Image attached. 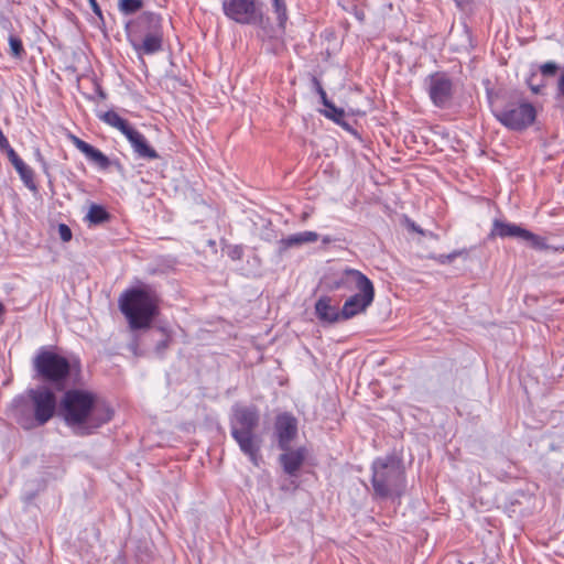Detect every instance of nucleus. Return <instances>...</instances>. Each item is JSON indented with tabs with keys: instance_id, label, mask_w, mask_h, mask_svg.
Listing matches in <instances>:
<instances>
[{
	"instance_id": "f257e3e1",
	"label": "nucleus",
	"mask_w": 564,
	"mask_h": 564,
	"mask_svg": "<svg viewBox=\"0 0 564 564\" xmlns=\"http://www.w3.org/2000/svg\"><path fill=\"white\" fill-rule=\"evenodd\" d=\"M61 412L65 423L79 436L91 434L113 416L109 404L98 400L93 393L78 389L65 392Z\"/></svg>"
},
{
	"instance_id": "f03ea898",
	"label": "nucleus",
	"mask_w": 564,
	"mask_h": 564,
	"mask_svg": "<svg viewBox=\"0 0 564 564\" xmlns=\"http://www.w3.org/2000/svg\"><path fill=\"white\" fill-rule=\"evenodd\" d=\"M260 424V411L256 405L236 403L231 408L230 433L240 451L251 463L259 466L262 438L257 434Z\"/></svg>"
},
{
	"instance_id": "7ed1b4c3",
	"label": "nucleus",
	"mask_w": 564,
	"mask_h": 564,
	"mask_svg": "<svg viewBox=\"0 0 564 564\" xmlns=\"http://www.w3.org/2000/svg\"><path fill=\"white\" fill-rule=\"evenodd\" d=\"M56 410V397L47 387H37L26 392V399L15 400L14 416L25 430L47 423Z\"/></svg>"
},
{
	"instance_id": "20e7f679",
	"label": "nucleus",
	"mask_w": 564,
	"mask_h": 564,
	"mask_svg": "<svg viewBox=\"0 0 564 564\" xmlns=\"http://www.w3.org/2000/svg\"><path fill=\"white\" fill-rule=\"evenodd\" d=\"M159 297L149 288L127 290L119 299V307L131 329L149 328L159 313Z\"/></svg>"
},
{
	"instance_id": "39448f33",
	"label": "nucleus",
	"mask_w": 564,
	"mask_h": 564,
	"mask_svg": "<svg viewBox=\"0 0 564 564\" xmlns=\"http://www.w3.org/2000/svg\"><path fill=\"white\" fill-rule=\"evenodd\" d=\"M372 488L380 499L400 497L405 487L404 470L399 460L392 456L377 458L371 466Z\"/></svg>"
},
{
	"instance_id": "423d86ee",
	"label": "nucleus",
	"mask_w": 564,
	"mask_h": 564,
	"mask_svg": "<svg viewBox=\"0 0 564 564\" xmlns=\"http://www.w3.org/2000/svg\"><path fill=\"white\" fill-rule=\"evenodd\" d=\"M139 35L133 34L131 43L139 54L151 55L163 47L162 20L155 13H143L138 21Z\"/></svg>"
},
{
	"instance_id": "0eeeda50",
	"label": "nucleus",
	"mask_w": 564,
	"mask_h": 564,
	"mask_svg": "<svg viewBox=\"0 0 564 564\" xmlns=\"http://www.w3.org/2000/svg\"><path fill=\"white\" fill-rule=\"evenodd\" d=\"M33 366L39 377L57 387H63L70 371L69 361L65 357L44 349L35 356Z\"/></svg>"
},
{
	"instance_id": "6e6552de",
	"label": "nucleus",
	"mask_w": 564,
	"mask_h": 564,
	"mask_svg": "<svg viewBox=\"0 0 564 564\" xmlns=\"http://www.w3.org/2000/svg\"><path fill=\"white\" fill-rule=\"evenodd\" d=\"M495 117L508 129L520 131L533 123L535 109L530 102L513 100L496 109Z\"/></svg>"
},
{
	"instance_id": "1a4fd4ad",
	"label": "nucleus",
	"mask_w": 564,
	"mask_h": 564,
	"mask_svg": "<svg viewBox=\"0 0 564 564\" xmlns=\"http://www.w3.org/2000/svg\"><path fill=\"white\" fill-rule=\"evenodd\" d=\"M224 14L239 24H259L262 12L256 0H223Z\"/></svg>"
},
{
	"instance_id": "9d476101",
	"label": "nucleus",
	"mask_w": 564,
	"mask_h": 564,
	"mask_svg": "<svg viewBox=\"0 0 564 564\" xmlns=\"http://www.w3.org/2000/svg\"><path fill=\"white\" fill-rule=\"evenodd\" d=\"M491 237H501V238H517L519 240L528 242L532 248L538 250L547 249V245L545 239L518 226L516 224L505 223L496 219L492 224V229L490 232Z\"/></svg>"
},
{
	"instance_id": "9b49d317",
	"label": "nucleus",
	"mask_w": 564,
	"mask_h": 564,
	"mask_svg": "<svg viewBox=\"0 0 564 564\" xmlns=\"http://www.w3.org/2000/svg\"><path fill=\"white\" fill-rule=\"evenodd\" d=\"M431 100L436 107H445L453 96V83L445 73H434L426 78Z\"/></svg>"
},
{
	"instance_id": "f8f14e48",
	"label": "nucleus",
	"mask_w": 564,
	"mask_h": 564,
	"mask_svg": "<svg viewBox=\"0 0 564 564\" xmlns=\"http://www.w3.org/2000/svg\"><path fill=\"white\" fill-rule=\"evenodd\" d=\"M371 283L372 282L362 272L347 268L329 279L328 289L330 291L345 290L352 292Z\"/></svg>"
},
{
	"instance_id": "ddd939ff",
	"label": "nucleus",
	"mask_w": 564,
	"mask_h": 564,
	"mask_svg": "<svg viewBox=\"0 0 564 564\" xmlns=\"http://www.w3.org/2000/svg\"><path fill=\"white\" fill-rule=\"evenodd\" d=\"M357 291L358 292L348 297L343 305L341 317L344 321L366 312L373 302L375 288L372 283Z\"/></svg>"
},
{
	"instance_id": "4468645a",
	"label": "nucleus",
	"mask_w": 564,
	"mask_h": 564,
	"mask_svg": "<svg viewBox=\"0 0 564 564\" xmlns=\"http://www.w3.org/2000/svg\"><path fill=\"white\" fill-rule=\"evenodd\" d=\"M274 436L279 447L288 451L292 441L297 436V420L291 413L278 414L274 421Z\"/></svg>"
},
{
	"instance_id": "2eb2a0df",
	"label": "nucleus",
	"mask_w": 564,
	"mask_h": 564,
	"mask_svg": "<svg viewBox=\"0 0 564 564\" xmlns=\"http://www.w3.org/2000/svg\"><path fill=\"white\" fill-rule=\"evenodd\" d=\"M69 139L72 143L76 147V149L84 153L89 161H91L102 170L109 167L110 160L100 150L94 148L93 145H90L89 143L85 142L84 140L74 134H70Z\"/></svg>"
},
{
	"instance_id": "dca6fc26",
	"label": "nucleus",
	"mask_w": 564,
	"mask_h": 564,
	"mask_svg": "<svg viewBox=\"0 0 564 564\" xmlns=\"http://www.w3.org/2000/svg\"><path fill=\"white\" fill-rule=\"evenodd\" d=\"M315 314L319 321L324 323H336L344 321L341 317V310H338L336 305L332 304V299L328 296H322L315 303Z\"/></svg>"
},
{
	"instance_id": "f3484780",
	"label": "nucleus",
	"mask_w": 564,
	"mask_h": 564,
	"mask_svg": "<svg viewBox=\"0 0 564 564\" xmlns=\"http://www.w3.org/2000/svg\"><path fill=\"white\" fill-rule=\"evenodd\" d=\"M280 456V463L286 474L295 476L305 459V451L303 448L288 449Z\"/></svg>"
},
{
	"instance_id": "a211bd4d",
	"label": "nucleus",
	"mask_w": 564,
	"mask_h": 564,
	"mask_svg": "<svg viewBox=\"0 0 564 564\" xmlns=\"http://www.w3.org/2000/svg\"><path fill=\"white\" fill-rule=\"evenodd\" d=\"M318 240V234L315 231H302L290 235L279 241L280 251L283 252L290 248L300 247L305 243H313Z\"/></svg>"
},
{
	"instance_id": "6ab92c4d",
	"label": "nucleus",
	"mask_w": 564,
	"mask_h": 564,
	"mask_svg": "<svg viewBox=\"0 0 564 564\" xmlns=\"http://www.w3.org/2000/svg\"><path fill=\"white\" fill-rule=\"evenodd\" d=\"M130 144L140 158L149 160L159 158L158 152L148 144V141L142 133H140L139 137H137Z\"/></svg>"
},
{
	"instance_id": "aec40b11",
	"label": "nucleus",
	"mask_w": 564,
	"mask_h": 564,
	"mask_svg": "<svg viewBox=\"0 0 564 564\" xmlns=\"http://www.w3.org/2000/svg\"><path fill=\"white\" fill-rule=\"evenodd\" d=\"M17 172L20 175L23 184L32 192H37V185L34 181V172L33 170L26 165L24 162L21 163L17 169Z\"/></svg>"
},
{
	"instance_id": "412c9836",
	"label": "nucleus",
	"mask_w": 564,
	"mask_h": 564,
	"mask_svg": "<svg viewBox=\"0 0 564 564\" xmlns=\"http://www.w3.org/2000/svg\"><path fill=\"white\" fill-rule=\"evenodd\" d=\"M86 218L93 225H99L107 221L110 218L109 213L100 205H91Z\"/></svg>"
},
{
	"instance_id": "4be33fe9",
	"label": "nucleus",
	"mask_w": 564,
	"mask_h": 564,
	"mask_svg": "<svg viewBox=\"0 0 564 564\" xmlns=\"http://www.w3.org/2000/svg\"><path fill=\"white\" fill-rule=\"evenodd\" d=\"M143 7V0H119L118 8L121 13L129 15L138 12Z\"/></svg>"
},
{
	"instance_id": "5701e85b",
	"label": "nucleus",
	"mask_w": 564,
	"mask_h": 564,
	"mask_svg": "<svg viewBox=\"0 0 564 564\" xmlns=\"http://www.w3.org/2000/svg\"><path fill=\"white\" fill-rule=\"evenodd\" d=\"M325 107H326V109L324 111V115L327 118L332 119L333 121H335L338 124L345 126V123L343 122V119L345 116V112L343 109L337 108L330 101H325Z\"/></svg>"
},
{
	"instance_id": "b1692460",
	"label": "nucleus",
	"mask_w": 564,
	"mask_h": 564,
	"mask_svg": "<svg viewBox=\"0 0 564 564\" xmlns=\"http://www.w3.org/2000/svg\"><path fill=\"white\" fill-rule=\"evenodd\" d=\"M9 45H10V53L15 58H22V56L25 54L22 41L14 36H9Z\"/></svg>"
},
{
	"instance_id": "393cba45",
	"label": "nucleus",
	"mask_w": 564,
	"mask_h": 564,
	"mask_svg": "<svg viewBox=\"0 0 564 564\" xmlns=\"http://www.w3.org/2000/svg\"><path fill=\"white\" fill-rule=\"evenodd\" d=\"M98 118L100 120H102L105 123H107L113 128H117L118 124L121 123V120L123 119L113 110L102 112V113L98 115Z\"/></svg>"
},
{
	"instance_id": "a878e982",
	"label": "nucleus",
	"mask_w": 564,
	"mask_h": 564,
	"mask_svg": "<svg viewBox=\"0 0 564 564\" xmlns=\"http://www.w3.org/2000/svg\"><path fill=\"white\" fill-rule=\"evenodd\" d=\"M273 9L278 15L280 25H283L288 20L286 6L284 0H273Z\"/></svg>"
},
{
	"instance_id": "bb28decb",
	"label": "nucleus",
	"mask_w": 564,
	"mask_h": 564,
	"mask_svg": "<svg viewBox=\"0 0 564 564\" xmlns=\"http://www.w3.org/2000/svg\"><path fill=\"white\" fill-rule=\"evenodd\" d=\"M558 69V66L554 62H547L540 66V70L543 76H554Z\"/></svg>"
},
{
	"instance_id": "cd10ccee",
	"label": "nucleus",
	"mask_w": 564,
	"mask_h": 564,
	"mask_svg": "<svg viewBox=\"0 0 564 564\" xmlns=\"http://www.w3.org/2000/svg\"><path fill=\"white\" fill-rule=\"evenodd\" d=\"M58 234L63 241H69L72 239V230L69 227L65 224H61L58 226Z\"/></svg>"
},
{
	"instance_id": "c85d7f7f",
	"label": "nucleus",
	"mask_w": 564,
	"mask_h": 564,
	"mask_svg": "<svg viewBox=\"0 0 564 564\" xmlns=\"http://www.w3.org/2000/svg\"><path fill=\"white\" fill-rule=\"evenodd\" d=\"M6 154L11 164L14 166V169H17L23 162V160L17 154V152L13 149L8 150Z\"/></svg>"
},
{
	"instance_id": "c756f323",
	"label": "nucleus",
	"mask_w": 564,
	"mask_h": 564,
	"mask_svg": "<svg viewBox=\"0 0 564 564\" xmlns=\"http://www.w3.org/2000/svg\"><path fill=\"white\" fill-rule=\"evenodd\" d=\"M463 253V251H454L449 254H441L437 260L440 263L445 264L452 262L454 259L459 257Z\"/></svg>"
},
{
	"instance_id": "7c9ffc66",
	"label": "nucleus",
	"mask_w": 564,
	"mask_h": 564,
	"mask_svg": "<svg viewBox=\"0 0 564 564\" xmlns=\"http://www.w3.org/2000/svg\"><path fill=\"white\" fill-rule=\"evenodd\" d=\"M242 248L239 247V246H234V247H230L229 251H228V256L232 259V260H240L241 257H242Z\"/></svg>"
},
{
	"instance_id": "2f4dec72",
	"label": "nucleus",
	"mask_w": 564,
	"mask_h": 564,
	"mask_svg": "<svg viewBox=\"0 0 564 564\" xmlns=\"http://www.w3.org/2000/svg\"><path fill=\"white\" fill-rule=\"evenodd\" d=\"M122 134H124V137L131 143L137 137H139L140 132L130 126Z\"/></svg>"
},
{
	"instance_id": "473e14b6",
	"label": "nucleus",
	"mask_w": 564,
	"mask_h": 564,
	"mask_svg": "<svg viewBox=\"0 0 564 564\" xmlns=\"http://www.w3.org/2000/svg\"><path fill=\"white\" fill-rule=\"evenodd\" d=\"M557 90H558V96L562 99H564V67L562 68L558 80H557Z\"/></svg>"
},
{
	"instance_id": "72a5a7b5",
	"label": "nucleus",
	"mask_w": 564,
	"mask_h": 564,
	"mask_svg": "<svg viewBox=\"0 0 564 564\" xmlns=\"http://www.w3.org/2000/svg\"><path fill=\"white\" fill-rule=\"evenodd\" d=\"M0 149L4 152H8V150L12 149L1 129H0Z\"/></svg>"
},
{
	"instance_id": "f704fd0d",
	"label": "nucleus",
	"mask_w": 564,
	"mask_h": 564,
	"mask_svg": "<svg viewBox=\"0 0 564 564\" xmlns=\"http://www.w3.org/2000/svg\"><path fill=\"white\" fill-rule=\"evenodd\" d=\"M169 345H170V338H165V339H163V340L159 341V343L156 344V347H155V348H156V351H158L159 354H163V352H164V350L169 347Z\"/></svg>"
},
{
	"instance_id": "c9c22d12",
	"label": "nucleus",
	"mask_w": 564,
	"mask_h": 564,
	"mask_svg": "<svg viewBox=\"0 0 564 564\" xmlns=\"http://www.w3.org/2000/svg\"><path fill=\"white\" fill-rule=\"evenodd\" d=\"M88 2L90 4V8L94 11V13L97 14L98 17H101V9L98 6L97 0H88Z\"/></svg>"
},
{
	"instance_id": "e433bc0d",
	"label": "nucleus",
	"mask_w": 564,
	"mask_h": 564,
	"mask_svg": "<svg viewBox=\"0 0 564 564\" xmlns=\"http://www.w3.org/2000/svg\"><path fill=\"white\" fill-rule=\"evenodd\" d=\"M314 82H315V85L317 86V91L321 95L323 105L325 106V101H328V99L326 97V93H325V90L323 89V87L321 86V84L316 79Z\"/></svg>"
},
{
	"instance_id": "4c0bfd02",
	"label": "nucleus",
	"mask_w": 564,
	"mask_h": 564,
	"mask_svg": "<svg viewBox=\"0 0 564 564\" xmlns=\"http://www.w3.org/2000/svg\"><path fill=\"white\" fill-rule=\"evenodd\" d=\"M129 127H130L129 122L126 119H122L121 123H119L116 129H118L121 133H123Z\"/></svg>"
},
{
	"instance_id": "58836bf2",
	"label": "nucleus",
	"mask_w": 564,
	"mask_h": 564,
	"mask_svg": "<svg viewBox=\"0 0 564 564\" xmlns=\"http://www.w3.org/2000/svg\"><path fill=\"white\" fill-rule=\"evenodd\" d=\"M332 241H333V239L329 236H326V237L323 238V242L324 243H329Z\"/></svg>"
},
{
	"instance_id": "ea45409f",
	"label": "nucleus",
	"mask_w": 564,
	"mask_h": 564,
	"mask_svg": "<svg viewBox=\"0 0 564 564\" xmlns=\"http://www.w3.org/2000/svg\"><path fill=\"white\" fill-rule=\"evenodd\" d=\"M4 311V305L0 302V317L3 315Z\"/></svg>"
},
{
	"instance_id": "a19ab883",
	"label": "nucleus",
	"mask_w": 564,
	"mask_h": 564,
	"mask_svg": "<svg viewBox=\"0 0 564 564\" xmlns=\"http://www.w3.org/2000/svg\"><path fill=\"white\" fill-rule=\"evenodd\" d=\"M412 229L417 231V232H422L414 224H412Z\"/></svg>"
},
{
	"instance_id": "79ce46f5",
	"label": "nucleus",
	"mask_w": 564,
	"mask_h": 564,
	"mask_svg": "<svg viewBox=\"0 0 564 564\" xmlns=\"http://www.w3.org/2000/svg\"><path fill=\"white\" fill-rule=\"evenodd\" d=\"M531 89L534 91V93H539V89L535 88L534 86H531Z\"/></svg>"
},
{
	"instance_id": "37998d69",
	"label": "nucleus",
	"mask_w": 564,
	"mask_h": 564,
	"mask_svg": "<svg viewBox=\"0 0 564 564\" xmlns=\"http://www.w3.org/2000/svg\"><path fill=\"white\" fill-rule=\"evenodd\" d=\"M43 167H44V171L47 172V165L45 162H43Z\"/></svg>"
}]
</instances>
